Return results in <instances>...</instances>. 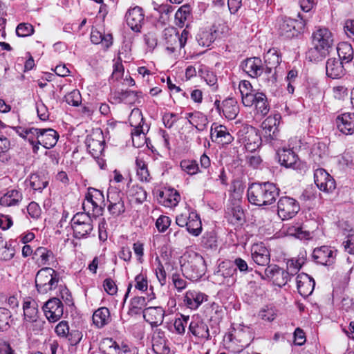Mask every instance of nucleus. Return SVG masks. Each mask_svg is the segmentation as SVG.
Wrapping results in <instances>:
<instances>
[{"instance_id": "1", "label": "nucleus", "mask_w": 354, "mask_h": 354, "mask_svg": "<svg viewBox=\"0 0 354 354\" xmlns=\"http://www.w3.org/2000/svg\"><path fill=\"white\" fill-rule=\"evenodd\" d=\"M279 194V189L273 183H253L248 189V199L253 205L262 206L274 203Z\"/></svg>"}, {"instance_id": "2", "label": "nucleus", "mask_w": 354, "mask_h": 354, "mask_svg": "<svg viewBox=\"0 0 354 354\" xmlns=\"http://www.w3.org/2000/svg\"><path fill=\"white\" fill-rule=\"evenodd\" d=\"M298 16L301 19L300 21L288 17H282L278 20L277 30L280 36L288 39L292 38L304 29L306 19L299 13Z\"/></svg>"}, {"instance_id": "3", "label": "nucleus", "mask_w": 354, "mask_h": 354, "mask_svg": "<svg viewBox=\"0 0 354 354\" xmlns=\"http://www.w3.org/2000/svg\"><path fill=\"white\" fill-rule=\"evenodd\" d=\"M35 282L38 291L46 294L57 287L58 279L53 269L45 268L37 272Z\"/></svg>"}, {"instance_id": "4", "label": "nucleus", "mask_w": 354, "mask_h": 354, "mask_svg": "<svg viewBox=\"0 0 354 354\" xmlns=\"http://www.w3.org/2000/svg\"><path fill=\"white\" fill-rule=\"evenodd\" d=\"M299 209V203L293 198L283 196L277 202V214L282 220L293 218Z\"/></svg>"}, {"instance_id": "5", "label": "nucleus", "mask_w": 354, "mask_h": 354, "mask_svg": "<svg viewBox=\"0 0 354 354\" xmlns=\"http://www.w3.org/2000/svg\"><path fill=\"white\" fill-rule=\"evenodd\" d=\"M333 44L332 32L326 28H319L316 29L311 36V45L319 47L328 51Z\"/></svg>"}, {"instance_id": "6", "label": "nucleus", "mask_w": 354, "mask_h": 354, "mask_svg": "<svg viewBox=\"0 0 354 354\" xmlns=\"http://www.w3.org/2000/svg\"><path fill=\"white\" fill-rule=\"evenodd\" d=\"M281 61L279 53L274 48L269 49L264 55L265 73L268 75H270L272 82L277 80L276 68Z\"/></svg>"}, {"instance_id": "7", "label": "nucleus", "mask_w": 354, "mask_h": 354, "mask_svg": "<svg viewBox=\"0 0 354 354\" xmlns=\"http://www.w3.org/2000/svg\"><path fill=\"white\" fill-rule=\"evenodd\" d=\"M265 275L279 287L285 286L290 279V273L277 265L268 266L265 270Z\"/></svg>"}, {"instance_id": "8", "label": "nucleus", "mask_w": 354, "mask_h": 354, "mask_svg": "<svg viewBox=\"0 0 354 354\" xmlns=\"http://www.w3.org/2000/svg\"><path fill=\"white\" fill-rule=\"evenodd\" d=\"M314 180L317 187L322 191L329 192L335 188V180L322 168L315 169Z\"/></svg>"}, {"instance_id": "9", "label": "nucleus", "mask_w": 354, "mask_h": 354, "mask_svg": "<svg viewBox=\"0 0 354 354\" xmlns=\"http://www.w3.org/2000/svg\"><path fill=\"white\" fill-rule=\"evenodd\" d=\"M251 257L255 263L261 266H266L270 261V252L263 243L252 245Z\"/></svg>"}, {"instance_id": "10", "label": "nucleus", "mask_w": 354, "mask_h": 354, "mask_svg": "<svg viewBox=\"0 0 354 354\" xmlns=\"http://www.w3.org/2000/svg\"><path fill=\"white\" fill-rule=\"evenodd\" d=\"M126 21L129 28L135 32H140L144 21L142 9L135 6L129 9L126 13Z\"/></svg>"}, {"instance_id": "11", "label": "nucleus", "mask_w": 354, "mask_h": 354, "mask_svg": "<svg viewBox=\"0 0 354 354\" xmlns=\"http://www.w3.org/2000/svg\"><path fill=\"white\" fill-rule=\"evenodd\" d=\"M315 261L323 266H330L335 262V252L328 246L315 248L313 252Z\"/></svg>"}, {"instance_id": "12", "label": "nucleus", "mask_w": 354, "mask_h": 354, "mask_svg": "<svg viewBox=\"0 0 354 354\" xmlns=\"http://www.w3.org/2000/svg\"><path fill=\"white\" fill-rule=\"evenodd\" d=\"M45 316L50 322H56L63 315L61 301L57 298L48 300L44 306Z\"/></svg>"}, {"instance_id": "13", "label": "nucleus", "mask_w": 354, "mask_h": 354, "mask_svg": "<svg viewBox=\"0 0 354 354\" xmlns=\"http://www.w3.org/2000/svg\"><path fill=\"white\" fill-rule=\"evenodd\" d=\"M261 143L257 130L251 125H245V149L253 152Z\"/></svg>"}, {"instance_id": "14", "label": "nucleus", "mask_w": 354, "mask_h": 354, "mask_svg": "<svg viewBox=\"0 0 354 354\" xmlns=\"http://www.w3.org/2000/svg\"><path fill=\"white\" fill-rule=\"evenodd\" d=\"M297 288L299 293L306 297L313 292L315 282L313 277L306 273H300L296 278Z\"/></svg>"}, {"instance_id": "15", "label": "nucleus", "mask_w": 354, "mask_h": 354, "mask_svg": "<svg viewBox=\"0 0 354 354\" xmlns=\"http://www.w3.org/2000/svg\"><path fill=\"white\" fill-rule=\"evenodd\" d=\"M279 162L286 168L297 169L299 168L300 162L297 155L291 149H282L277 152Z\"/></svg>"}, {"instance_id": "16", "label": "nucleus", "mask_w": 354, "mask_h": 354, "mask_svg": "<svg viewBox=\"0 0 354 354\" xmlns=\"http://www.w3.org/2000/svg\"><path fill=\"white\" fill-rule=\"evenodd\" d=\"M336 124L338 129L345 135L354 133V113H344L337 116Z\"/></svg>"}, {"instance_id": "17", "label": "nucleus", "mask_w": 354, "mask_h": 354, "mask_svg": "<svg viewBox=\"0 0 354 354\" xmlns=\"http://www.w3.org/2000/svg\"><path fill=\"white\" fill-rule=\"evenodd\" d=\"M73 227L77 236H84L92 230L90 218L86 214H76L73 218Z\"/></svg>"}, {"instance_id": "18", "label": "nucleus", "mask_w": 354, "mask_h": 354, "mask_svg": "<svg viewBox=\"0 0 354 354\" xmlns=\"http://www.w3.org/2000/svg\"><path fill=\"white\" fill-rule=\"evenodd\" d=\"M326 75L332 79H339L345 74L343 62L337 58H330L326 64Z\"/></svg>"}, {"instance_id": "19", "label": "nucleus", "mask_w": 354, "mask_h": 354, "mask_svg": "<svg viewBox=\"0 0 354 354\" xmlns=\"http://www.w3.org/2000/svg\"><path fill=\"white\" fill-rule=\"evenodd\" d=\"M245 73L252 78H257L260 76L265 68L262 66L261 59L259 57H254L245 59Z\"/></svg>"}, {"instance_id": "20", "label": "nucleus", "mask_w": 354, "mask_h": 354, "mask_svg": "<svg viewBox=\"0 0 354 354\" xmlns=\"http://www.w3.org/2000/svg\"><path fill=\"white\" fill-rule=\"evenodd\" d=\"M211 138L213 142L227 145L233 140V137L227 131V128L220 125L212 129Z\"/></svg>"}, {"instance_id": "21", "label": "nucleus", "mask_w": 354, "mask_h": 354, "mask_svg": "<svg viewBox=\"0 0 354 354\" xmlns=\"http://www.w3.org/2000/svg\"><path fill=\"white\" fill-rule=\"evenodd\" d=\"M57 138V132L52 129L40 130L39 135L37 136L39 143L46 148L53 147L56 144Z\"/></svg>"}, {"instance_id": "22", "label": "nucleus", "mask_w": 354, "mask_h": 354, "mask_svg": "<svg viewBox=\"0 0 354 354\" xmlns=\"http://www.w3.org/2000/svg\"><path fill=\"white\" fill-rule=\"evenodd\" d=\"M279 115L268 117L261 124V127L265 133V136L273 140L277 131V125L279 124Z\"/></svg>"}, {"instance_id": "23", "label": "nucleus", "mask_w": 354, "mask_h": 354, "mask_svg": "<svg viewBox=\"0 0 354 354\" xmlns=\"http://www.w3.org/2000/svg\"><path fill=\"white\" fill-rule=\"evenodd\" d=\"M164 310L160 307L147 308L144 311V317L152 326H157L162 323Z\"/></svg>"}, {"instance_id": "24", "label": "nucleus", "mask_w": 354, "mask_h": 354, "mask_svg": "<svg viewBox=\"0 0 354 354\" xmlns=\"http://www.w3.org/2000/svg\"><path fill=\"white\" fill-rule=\"evenodd\" d=\"M328 149L327 145L324 142H318L312 150V157L315 162L318 165L323 163L324 160L328 157Z\"/></svg>"}, {"instance_id": "25", "label": "nucleus", "mask_w": 354, "mask_h": 354, "mask_svg": "<svg viewBox=\"0 0 354 354\" xmlns=\"http://www.w3.org/2000/svg\"><path fill=\"white\" fill-rule=\"evenodd\" d=\"M278 310L272 304L265 305L259 311L258 317L264 322H272L277 316Z\"/></svg>"}, {"instance_id": "26", "label": "nucleus", "mask_w": 354, "mask_h": 354, "mask_svg": "<svg viewBox=\"0 0 354 354\" xmlns=\"http://www.w3.org/2000/svg\"><path fill=\"white\" fill-rule=\"evenodd\" d=\"M337 54L339 60L342 62L348 63L353 58V50L351 44L348 43H342L339 44L337 48Z\"/></svg>"}, {"instance_id": "27", "label": "nucleus", "mask_w": 354, "mask_h": 354, "mask_svg": "<svg viewBox=\"0 0 354 354\" xmlns=\"http://www.w3.org/2000/svg\"><path fill=\"white\" fill-rule=\"evenodd\" d=\"M108 201L110 203L108 208L114 214H120L123 211V205L121 197L117 192L109 193L108 194Z\"/></svg>"}, {"instance_id": "28", "label": "nucleus", "mask_w": 354, "mask_h": 354, "mask_svg": "<svg viewBox=\"0 0 354 354\" xmlns=\"http://www.w3.org/2000/svg\"><path fill=\"white\" fill-rule=\"evenodd\" d=\"M110 316L108 308L102 307L96 310L93 315V322L98 327L104 326Z\"/></svg>"}, {"instance_id": "29", "label": "nucleus", "mask_w": 354, "mask_h": 354, "mask_svg": "<svg viewBox=\"0 0 354 354\" xmlns=\"http://www.w3.org/2000/svg\"><path fill=\"white\" fill-rule=\"evenodd\" d=\"M254 106V115L260 113L261 115H265L268 113L269 108L266 97L262 93H257V98Z\"/></svg>"}, {"instance_id": "30", "label": "nucleus", "mask_w": 354, "mask_h": 354, "mask_svg": "<svg viewBox=\"0 0 354 354\" xmlns=\"http://www.w3.org/2000/svg\"><path fill=\"white\" fill-rule=\"evenodd\" d=\"M328 52L317 46L312 45L306 53V59L310 62H319L326 55Z\"/></svg>"}, {"instance_id": "31", "label": "nucleus", "mask_w": 354, "mask_h": 354, "mask_svg": "<svg viewBox=\"0 0 354 354\" xmlns=\"http://www.w3.org/2000/svg\"><path fill=\"white\" fill-rule=\"evenodd\" d=\"M53 256V252L44 247L37 248L34 252V258L41 265L44 266Z\"/></svg>"}, {"instance_id": "32", "label": "nucleus", "mask_w": 354, "mask_h": 354, "mask_svg": "<svg viewBox=\"0 0 354 354\" xmlns=\"http://www.w3.org/2000/svg\"><path fill=\"white\" fill-rule=\"evenodd\" d=\"M305 263L304 256L298 257L296 259H290L287 261V270L290 275L296 274L301 268L302 265Z\"/></svg>"}, {"instance_id": "33", "label": "nucleus", "mask_w": 354, "mask_h": 354, "mask_svg": "<svg viewBox=\"0 0 354 354\" xmlns=\"http://www.w3.org/2000/svg\"><path fill=\"white\" fill-rule=\"evenodd\" d=\"M257 98V93H246L245 94V107H247V111L249 112L250 116H246L248 119L253 120L254 118V115L252 113V111L253 110V105H254L255 102Z\"/></svg>"}, {"instance_id": "34", "label": "nucleus", "mask_w": 354, "mask_h": 354, "mask_svg": "<svg viewBox=\"0 0 354 354\" xmlns=\"http://www.w3.org/2000/svg\"><path fill=\"white\" fill-rule=\"evenodd\" d=\"M24 313L25 319L28 321L35 320L37 315V310L34 304L30 301H26L24 304Z\"/></svg>"}, {"instance_id": "35", "label": "nucleus", "mask_w": 354, "mask_h": 354, "mask_svg": "<svg viewBox=\"0 0 354 354\" xmlns=\"http://www.w3.org/2000/svg\"><path fill=\"white\" fill-rule=\"evenodd\" d=\"M307 90L308 97L312 100H319L322 97V91L315 82H308Z\"/></svg>"}, {"instance_id": "36", "label": "nucleus", "mask_w": 354, "mask_h": 354, "mask_svg": "<svg viewBox=\"0 0 354 354\" xmlns=\"http://www.w3.org/2000/svg\"><path fill=\"white\" fill-rule=\"evenodd\" d=\"M11 317V313L8 309L0 308V331L8 329Z\"/></svg>"}, {"instance_id": "37", "label": "nucleus", "mask_w": 354, "mask_h": 354, "mask_svg": "<svg viewBox=\"0 0 354 354\" xmlns=\"http://www.w3.org/2000/svg\"><path fill=\"white\" fill-rule=\"evenodd\" d=\"M180 167L188 174L193 175L198 172V165L192 160H184L180 162Z\"/></svg>"}, {"instance_id": "38", "label": "nucleus", "mask_w": 354, "mask_h": 354, "mask_svg": "<svg viewBox=\"0 0 354 354\" xmlns=\"http://www.w3.org/2000/svg\"><path fill=\"white\" fill-rule=\"evenodd\" d=\"M34 32V28L29 24L22 23L17 26L16 33L19 37H27Z\"/></svg>"}, {"instance_id": "39", "label": "nucleus", "mask_w": 354, "mask_h": 354, "mask_svg": "<svg viewBox=\"0 0 354 354\" xmlns=\"http://www.w3.org/2000/svg\"><path fill=\"white\" fill-rule=\"evenodd\" d=\"M189 118H191L189 120L190 123L195 125L198 130H202L206 125L207 118L204 115H194L192 113H190Z\"/></svg>"}, {"instance_id": "40", "label": "nucleus", "mask_w": 354, "mask_h": 354, "mask_svg": "<svg viewBox=\"0 0 354 354\" xmlns=\"http://www.w3.org/2000/svg\"><path fill=\"white\" fill-rule=\"evenodd\" d=\"M187 225V230L194 235L197 236L201 231V221L196 216L189 221Z\"/></svg>"}, {"instance_id": "41", "label": "nucleus", "mask_w": 354, "mask_h": 354, "mask_svg": "<svg viewBox=\"0 0 354 354\" xmlns=\"http://www.w3.org/2000/svg\"><path fill=\"white\" fill-rule=\"evenodd\" d=\"M66 101L73 106H79L82 102V95L79 91L73 90L66 96Z\"/></svg>"}, {"instance_id": "42", "label": "nucleus", "mask_w": 354, "mask_h": 354, "mask_svg": "<svg viewBox=\"0 0 354 354\" xmlns=\"http://www.w3.org/2000/svg\"><path fill=\"white\" fill-rule=\"evenodd\" d=\"M130 121L132 126H140L143 121L142 114L141 111L136 109H133L130 115Z\"/></svg>"}, {"instance_id": "43", "label": "nucleus", "mask_w": 354, "mask_h": 354, "mask_svg": "<svg viewBox=\"0 0 354 354\" xmlns=\"http://www.w3.org/2000/svg\"><path fill=\"white\" fill-rule=\"evenodd\" d=\"M230 100H227L223 102V106L226 108V110H223L225 113V116L230 119H233L237 114V109L235 106L231 104Z\"/></svg>"}, {"instance_id": "44", "label": "nucleus", "mask_w": 354, "mask_h": 354, "mask_svg": "<svg viewBox=\"0 0 354 354\" xmlns=\"http://www.w3.org/2000/svg\"><path fill=\"white\" fill-rule=\"evenodd\" d=\"M171 224V220L165 216L159 217L156 221V227L160 232H165Z\"/></svg>"}, {"instance_id": "45", "label": "nucleus", "mask_w": 354, "mask_h": 354, "mask_svg": "<svg viewBox=\"0 0 354 354\" xmlns=\"http://www.w3.org/2000/svg\"><path fill=\"white\" fill-rule=\"evenodd\" d=\"M340 308L346 312H349L353 310L354 308L353 299L348 296L344 297L341 301Z\"/></svg>"}, {"instance_id": "46", "label": "nucleus", "mask_w": 354, "mask_h": 354, "mask_svg": "<svg viewBox=\"0 0 354 354\" xmlns=\"http://www.w3.org/2000/svg\"><path fill=\"white\" fill-rule=\"evenodd\" d=\"M104 287L105 291L109 295H113L117 292V286L115 282L110 279H106L104 280Z\"/></svg>"}, {"instance_id": "47", "label": "nucleus", "mask_w": 354, "mask_h": 354, "mask_svg": "<svg viewBox=\"0 0 354 354\" xmlns=\"http://www.w3.org/2000/svg\"><path fill=\"white\" fill-rule=\"evenodd\" d=\"M189 12V7L188 6H183L176 12V19H178L180 23H183L186 20Z\"/></svg>"}, {"instance_id": "48", "label": "nucleus", "mask_w": 354, "mask_h": 354, "mask_svg": "<svg viewBox=\"0 0 354 354\" xmlns=\"http://www.w3.org/2000/svg\"><path fill=\"white\" fill-rule=\"evenodd\" d=\"M295 343L298 346L303 345L306 342L304 332L299 328H297L294 333Z\"/></svg>"}, {"instance_id": "49", "label": "nucleus", "mask_w": 354, "mask_h": 354, "mask_svg": "<svg viewBox=\"0 0 354 354\" xmlns=\"http://www.w3.org/2000/svg\"><path fill=\"white\" fill-rule=\"evenodd\" d=\"M246 158L249 166L254 169L257 168L262 162L261 157L256 153L252 156H247Z\"/></svg>"}, {"instance_id": "50", "label": "nucleus", "mask_w": 354, "mask_h": 354, "mask_svg": "<svg viewBox=\"0 0 354 354\" xmlns=\"http://www.w3.org/2000/svg\"><path fill=\"white\" fill-rule=\"evenodd\" d=\"M343 245L346 252L354 254V234H349L347 239L343 242Z\"/></svg>"}, {"instance_id": "51", "label": "nucleus", "mask_w": 354, "mask_h": 354, "mask_svg": "<svg viewBox=\"0 0 354 354\" xmlns=\"http://www.w3.org/2000/svg\"><path fill=\"white\" fill-rule=\"evenodd\" d=\"M344 29L348 37L354 39V19L347 20L345 22Z\"/></svg>"}, {"instance_id": "52", "label": "nucleus", "mask_w": 354, "mask_h": 354, "mask_svg": "<svg viewBox=\"0 0 354 354\" xmlns=\"http://www.w3.org/2000/svg\"><path fill=\"white\" fill-rule=\"evenodd\" d=\"M301 10L306 12L310 11L316 4L315 0H299Z\"/></svg>"}, {"instance_id": "53", "label": "nucleus", "mask_w": 354, "mask_h": 354, "mask_svg": "<svg viewBox=\"0 0 354 354\" xmlns=\"http://www.w3.org/2000/svg\"><path fill=\"white\" fill-rule=\"evenodd\" d=\"M93 141L94 139L92 138V136H89L87 138V143L88 147L92 148L93 150L100 151L102 149V144L104 141L101 140L100 139L97 140L95 142H94Z\"/></svg>"}, {"instance_id": "54", "label": "nucleus", "mask_w": 354, "mask_h": 354, "mask_svg": "<svg viewBox=\"0 0 354 354\" xmlns=\"http://www.w3.org/2000/svg\"><path fill=\"white\" fill-rule=\"evenodd\" d=\"M136 288L140 290L145 291L147 289V281L141 275H138L136 277Z\"/></svg>"}, {"instance_id": "55", "label": "nucleus", "mask_w": 354, "mask_h": 354, "mask_svg": "<svg viewBox=\"0 0 354 354\" xmlns=\"http://www.w3.org/2000/svg\"><path fill=\"white\" fill-rule=\"evenodd\" d=\"M136 129L134 132H133V142L134 145L137 147H140L143 143L145 140V137H141V141L140 142H136V137H140L141 134L142 133V129H141V126H137L135 127Z\"/></svg>"}, {"instance_id": "56", "label": "nucleus", "mask_w": 354, "mask_h": 354, "mask_svg": "<svg viewBox=\"0 0 354 354\" xmlns=\"http://www.w3.org/2000/svg\"><path fill=\"white\" fill-rule=\"evenodd\" d=\"M55 330L59 335L65 336L68 333L69 328L67 323L62 322L56 326Z\"/></svg>"}, {"instance_id": "57", "label": "nucleus", "mask_w": 354, "mask_h": 354, "mask_svg": "<svg viewBox=\"0 0 354 354\" xmlns=\"http://www.w3.org/2000/svg\"><path fill=\"white\" fill-rule=\"evenodd\" d=\"M30 185L32 187H33L35 189H39L41 188H44L46 185V183H42L41 185L37 183L39 180V176L37 175L33 174L30 176Z\"/></svg>"}, {"instance_id": "58", "label": "nucleus", "mask_w": 354, "mask_h": 354, "mask_svg": "<svg viewBox=\"0 0 354 354\" xmlns=\"http://www.w3.org/2000/svg\"><path fill=\"white\" fill-rule=\"evenodd\" d=\"M339 163L344 167H351L353 165L352 156L348 153H344L339 159Z\"/></svg>"}, {"instance_id": "59", "label": "nucleus", "mask_w": 354, "mask_h": 354, "mask_svg": "<svg viewBox=\"0 0 354 354\" xmlns=\"http://www.w3.org/2000/svg\"><path fill=\"white\" fill-rule=\"evenodd\" d=\"M241 193H242V188H241V184L238 183L234 185V189H233V194L232 197L234 200H237L239 201H241Z\"/></svg>"}, {"instance_id": "60", "label": "nucleus", "mask_w": 354, "mask_h": 354, "mask_svg": "<svg viewBox=\"0 0 354 354\" xmlns=\"http://www.w3.org/2000/svg\"><path fill=\"white\" fill-rule=\"evenodd\" d=\"M12 224L11 218L6 216H1L0 217V227L3 230L9 228Z\"/></svg>"}, {"instance_id": "61", "label": "nucleus", "mask_w": 354, "mask_h": 354, "mask_svg": "<svg viewBox=\"0 0 354 354\" xmlns=\"http://www.w3.org/2000/svg\"><path fill=\"white\" fill-rule=\"evenodd\" d=\"M91 39L93 43L99 44L102 41V35L97 30H93L91 33Z\"/></svg>"}, {"instance_id": "62", "label": "nucleus", "mask_w": 354, "mask_h": 354, "mask_svg": "<svg viewBox=\"0 0 354 354\" xmlns=\"http://www.w3.org/2000/svg\"><path fill=\"white\" fill-rule=\"evenodd\" d=\"M1 256L4 260H10L14 257V250L6 246L4 251H3L1 254Z\"/></svg>"}, {"instance_id": "63", "label": "nucleus", "mask_w": 354, "mask_h": 354, "mask_svg": "<svg viewBox=\"0 0 354 354\" xmlns=\"http://www.w3.org/2000/svg\"><path fill=\"white\" fill-rule=\"evenodd\" d=\"M0 354H14L10 346L4 342L0 346Z\"/></svg>"}, {"instance_id": "64", "label": "nucleus", "mask_w": 354, "mask_h": 354, "mask_svg": "<svg viewBox=\"0 0 354 354\" xmlns=\"http://www.w3.org/2000/svg\"><path fill=\"white\" fill-rule=\"evenodd\" d=\"M138 174L141 177L142 180H147V178L149 176V173H148V171H147V168L145 167V165L140 166L138 171Z\"/></svg>"}]
</instances>
